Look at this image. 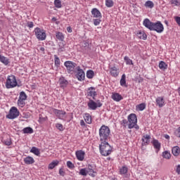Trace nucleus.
<instances>
[{"label": "nucleus", "instance_id": "1", "mask_svg": "<svg viewBox=\"0 0 180 180\" xmlns=\"http://www.w3.org/2000/svg\"><path fill=\"white\" fill-rule=\"evenodd\" d=\"M143 26L149 30L157 32V33H162L164 32V25L160 21L156 22H151L150 19L146 18L143 22Z\"/></svg>", "mask_w": 180, "mask_h": 180}, {"label": "nucleus", "instance_id": "2", "mask_svg": "<svg viewBox=\"0 0 180 180\" xmlns=\"http://www.w3.org/2000/svg\"><path fill=\"white\" fill-rule=\"evenodd\" d=\"M100 154L103 157H108L112 154L113 151V148L108 143V141H103L99 145Z\"/></svg>", "mask_w": 180, "mask_h": 180}, {"label": "nucleus", "instance_id": "3", "mask_svg": "<svg viewBox=\"0 0 180 180\" xmlns=\"http://www.w3.org/2000/svg\"><path fill=\"white\" fill-rule=\"evenodd\" d=\"M99 137L101 142L108 141L110 139V129H109V127L105 125L101 127L99 129Z\"/></svg>", "mask_w": 180, "mask_h": 180}, {"label": "nucleus", "instance_id": "4", "mask_svg": "<svg viewBox=\"0 0 180 180\" xmlns=\"http://www.w3.org/2000/svg\"><path fill=\"white\" fill-rule=\"evenodd\" d=\"M15 86H21V85L18 84L16 77L15 75L8 76L6 82V88L11 89V88H15Z\"/></svg>", "mask_w": 180, "mask_h": 180}, {"label": "nucleus", "instance_id": "5", "mask_svg": "<svg viewBox=\"0 0 180 180\" xmlns=\"http://www.w3.org/2000/svg\"><path fill=\"white\" fill-rule=\"evenodd\" d=\"M65 67H66V70L68 74H74V72H77V63L67 60L64 63Z\"/></svg>", "mask_w": 180, "mask_h": 180}, {"label": "nucleus", "instance_id": "6", "mask_svg": "<svg viewBox=\"0 0 180 180\" xmlns=\"http://www.w3.org/2000/svg\"><path fill=\"white\" fill-rule=\"evenodd\" d=\"M19 110H18V108L16 107H12L9 112L8 114L6 116V119H10L11 120H13V119H16V117H19Z\"/></svg>", "mask_w": 180, "mask_h": 180}, {"label": "nucleus", "instance_id": "7", "mask_svg": "<svg viewBox=\"0 0 180 180\" xmlns=\"http://www.w3.org/2000/svg\"><path fill=\"white\" fill-rule=\"evenodd\" d=\"M34 33L38 40H41V41H43V40H46V32H44V30L37 27L34 29Z\"/></svg>", "mask_w": 180, "mask_h": 180}, {"label": "nucleus", "instance_id": "8", "mask_svg": "<svg viewBox=\"0 0 180 180\" xmlns=\"http://www.w3.org/2000/svg\"><path fill=\"white\" fill-rule=\"evenodd\" d=\"M128 122H129L128 128L133 129L134 127V124H137V115L134 113L130 114L128 116Z\"/></svg>", "mask_w": 180, "mask_h": 180}, {"label": "nucleus", "instance_id": "9", "mask_svg": "<svg viewBox=\"0 0 180 180\" xmlns=\"http://www.w3.org/2000/svg\"><path fill=\"white\" fill-rule=\"evenodd\" d=\"M77 74L75 75L76 78H77L78 81H84L85 80V72L84 70L81 69V67L77 66L76 68Z\"/></svg>", "mask_w": 180, "mask_h": 180}, {"label": "nucleus", "instance_id": "10", "mask_svg": "<svg viewBox=\"0 0 180 180\" xmlns=\"http://www.w3.org/2000/svg\"><path fill=\"white\" fill-rule=\"evenodd\" d=\"M26 99H27V95H26V93L25 91L20 92V96L18 100V105L22 107L25 106V105H26V103H25V101H26Z\"/></svg>", "mask_w": 180, "mask_h": 180}, {"label": "nucleus", "instance_id": "11", "mask_svg": "<svg viewBox=\"0 0 180 180\" xmlns=\"http://www.w3.org/2000/svg\"><path fill=\"white\" fill-rule=\"evenodd\" d=\"M120 72V71L119 70V68H117L116 66L110 68V74L114 78H117V77H119Z\"/></svg>", "mask_w": 180, "mask_h": 180}, {"label": "nucleus", "instance_id": "12", "mask_svg": "<svg viewBox=\"0 0 180 180\" xmlns=\"http://www.w3.org/2000/svg\"><path fill=\"white\" fill-rule=\"evenodd\" d=\"M151 143H152L154 148L156 149L155 150L156 154H158V153L161 150V143H160V141H158V140H157V139H153Z\"/></svg>", "mask_w": 180, "mask_h": 180}, {"label": "nucleus", "instance_id": "13", "mask_svg": "<svg viewBox=\"0 0 180 180\" xmlns=\"http://www.w3.org/2000/svg\"><path fill=\"white\" fill-rule=\"evenodd\" d=\"M75 154L76 158L79 161H84V158H85V151L79 150L76 151Z\"/></svg>", "mask_w": 180, "mask_h": 180}, {"label": "nucleus", "instance_id": "14", "mask_svg": "<svg viewBox=\"0 0 180 180\" xmlns=\"http://www.w3.org/2000/svg\"><path fill=\"white\" fill-rule=\"evenodd\" d=\"M156 105L159 108H163V106H165V100L164 99V96H159L156 98Z\"/></svg>", "mask_w": 180, "mask_h": 180}, {"label": "nucleus", "instance_id": "15", "mask_svg": "<svg viewBox=\"0 0 180 180\" xmlns=\"http://www.w3.org/2000/svg\"><path fill=\"white\" fill-rule=\"evenodd\" d=\"M59 85L61 88H63V89H64V88H67V86L68 85V80L65 79V77H60Z\"/></svg>", "mask_w": 180, "mask_h": 180}, {"label": "nucleus", "instance_id": "16", "mask_svg": "<svg viewBox=\"0 0 180 180\" xmlns=\"http://www.w3.org/2000/svg\"><path fill=\"white\" fill-rule=\"evenodd\" d=\"M91 15L93 18H98L99 19H102V13L101 11L96 8H94L91 10Z\"/></svg>", "mask_w": 180, "mask_h": 180}, {"label": "nucleus", "instance_id": "17", "mask_svg": "<svg viewBox=\"0 0 180 180\" xmlns=\"http://www.w3.org/2000/svg\"><path fill=\"white\" fill-rule=\"evenodd\" d=\"M53 112L56 115V116H57V117H58V119H60L63 117V116H64V115H66L67 113L64 110H57L56 108L53 109Z\"/></svg>", "mask_w": 180, "mask_h": 180}, {"label": "nucleus", "instance_id": "18", "mask_svg": "<svg viewBox=\"0 0 180 180\" xmlns=\"http://www.w3.org/2000/svg\"><path fill=\"white\" fill-rule=\"evenodd\" d=\"M87 105L89 106V109H91V110H96V108H99L98 106V104H96V102H95L92 99L89 100V102L88 103Z\"/></svg>", "mask_w": 180, "mask_h": 180}, {"label": "nucleus", "instance_id": "19", "mask_svg": "<svg viewBox=\"0 0 180 180\" xmlns=\"http://www.w3.org/2000/svg\"><path fill=\"white\" fill-rule=\"evenodd\" d=\"M111 98L115 102H120V101L123 99V96H122V95H120L119 93L112 94Z\"/></svg>", "mask_w": 180, "mask_h": 180}, {"label": "nucleus", "instance_id": "20", "mask_svg": "<svg viewBox=\"0 0 180 180\" xmlns=\"http://www.w3.org/2000/svg\"><path fill=\"white\" fill-rule=\"evenodd\" d=\"M150 139H151V136L146 134L143 135L142 137V146H147L150 143Z\"/></svg>", "mask_w": 180, "mask_h": 180}, {"label": "nucleus", "instance_id": "21", "mask_svg": "<svg viewBox=\"0 0 180 180\" xmlns=\"http://www.w3.org/2000/svg\"><path fill=\"white\" fill-rule=\"evenodd\" d=\"M24 162L26 165H31L32 164H34V159L32 156H27L24 158Z\"/></svg>", "mask_w": 180, "mask_h": 180}, {"label": "nucleus", "instance_id": "22", "mask_svg": "<svg viewBox=\"0 0 180 180\" xmlns=\"http://www.w3.org/2000/svg\"><path fill=\"white\" fill-rule=\"evenodd\" d=\"M88 91H89L87 92V96H96V95H98L96 91H95V87H94V86L89 87L88 89Z\"/></svg>", "mask_w": 180, "mask_h": 180}, {"label": "nucleus", "instance_id": "23", "mask_svg": "<svg viewBox=\"0 0 180 180\" xmlns=\"http://www.w3.org/2000/svg\"><path fill=\"white\" fill-rule=\"evenodd\" d=\"M172 153L173 154V155H174V157H178V155H179L180 154V148L179 146H174L172 148Z\"/></svg>", "mask_w": 180, "mask_h": 180}, {"label": "nucleus", "instance_id": "24", "mask_svg": "<svg viewBox=\"0 0 180 180\" xmlns=\"http://www.w3.org/2000/svg\"><path fill=\"white\" fill-rule=\"evenodd\" d=\"M137 36L139 39L142 40H147V34L144 31H139L137 32Z\"/></svg>", "mask_w": 180, "mask_h": 180}, {"label": "nucleus", "instance_id": "25", "mask_svg": "<svg viewBox=\"0 0 180 180\" xmlns=\"http://www.w3.org/2000/svg\"><path fill=\"white\" fill-rule=\"evenodd\" d=\"M159 68L160 70H162V71H165V70H167V68H168V65L165 62L161 60L159 63Z\"/></svg>", "mask_w": 180, "mask_h": 180}, {"label": "nucleus", "instance_id": "26", "mask_svg": "<svg viewBox=\"0 0 180 180\" xmlns=\"http://www.w3.org/2000/svg\"><path fill=\"white\" fill-rule=\"evenodd\" d=\"M58 164H60V162L58 160H53L52 162H51L49 165L48 169H54V168H56V167H57V165H58Z\"/></svg>", "mask_w": 180, "mask_h": 180}, {"label": "nucleus", "instance_id": "27", "mask_svg": "<svg viewBox=\"0 0 180 180\" xmlns=\"http://www.w3.org/2000/svg\"><path fill=\"white\" fill-rule=\"evenodd\" d=\"M33 128L30 127H27L22 129V133L24 134H32L33 133Z\"/></svg>", "mask_w": 180, "mask_h": 180}, {"label": "nucleus", "instance_id": "28", "mask_svg": "<svg viewBox=\"0 0 180 180\" xmlns=\"http://www.w3.org/2000/svg\"><path fill=\"white\" fill-rule=\"evenodd\" d=\"M84 119L87 124H91V123H92V117L89 114H85V115L84 116Z\"/></svg>", "mask_w": 180, "mask_h": 180}, {"label": "nucleus", "instance_id": "29", "mask_svg": "<svg viewBox=\"0 0 180 180\" xmlns=\"http://www.w3.org/2000/svg\"><path fill=\"white\" fill-rule=\"evenodd\" d=\"M0 61L1 63H2L3 64H4V65H8L11 62L9 61V58L5 57V56H0Z\"/></svg>", "mask_w": 180, "mask_h": 180}, {"label": "nucleus", "instance_id": "30", "mask_svg": "<svg viewBox=\"0 0 180 180\" xmlns=\"http://www.w3.org/2000/svg\"><path fill=\"white\" fill-rule=\"evenodd\" d=\"M56 37L58 40H60V41H64V34L63 32H57L56 33Z\"/></svg>", "mask_w": 180, "mask_h": 180}, {"label": "nucleus", "instance_id": "31", "mask_svg": "<svg viewBox=\"0 0 180 180\" xmlns=\"http://www.w3.org/2000/svg\"><path fill=\"white\" fill-rule=\"evenodd\" d=\"M86 77L89 78V79H92L94 77H95V72L92 70H89L86 71Z\"/></svg>", "mask_w": 180, "mask_h": 180}, {"label": "nucleus", "instance_id": "32", "mask_svg": "<svg viewBox=\"0 0 180 180\" xmlns=\"http://www.w3.org/2000/svg\"><path fill=\"white\" fill-rule=\"evenodd\" d=\"M54 63H55V66L57 68H59L61 62L60 61V58H58V56H57V55H54Z\"/></svg>", "mask_w": 180, "mask_h": 180}, {"label": "nucleus", "instance_id": "33", "mask_svg": "<svg viewBox=\"0 0 180 180\" xmlns=\"http://www.w3.org/2000/svg\"><path fill=\"white\" fill-rule=\"evenodd\" d=\"M30 153H32V154H34V155H40V150H39V148L33 146L31 150H30Z\"/></svg>", "mask_w": 180, "mask_h": 180}, {"label": "nucleus", "instance_id": "34", "mask_svg": "<svg viewBox=\"0 0 180 180\" xmlns=\"http://www.w3.org/2000/svg\"><path fill=\"white\" fill-rule=\"evenodd\" d=\"M120 85L121 86H126L127 87V85L126 84V75L123 74L122 75L121 79H120Z\"/></svg>", "mask_w": 180, "mask_h": 180}, {"label": "nucleus", "instance_id": "35", "mask_svg": "<svg viewBox=\"0 0 180 180\" xmlns=\"http://www.w3.org/2000/svg\"><path fill=\"white\" fill-rule=\"evenodd\" d=\"M162 157L165 158L166 160H169L171 158V153L168 150H165L162 152Z\"/></svg>", "mask_w": 180, "mask_h": 180}, {"label": "nucleus", "instance_id": "36", "mask_svg": "<svg viewBox=\"0 0 180 180\" xmlns=\"http://www.w3.org/2000/svg\"><path fill=\"white\" fill-rule=\"evenodd\" d=\"M87 172H93L94 174H96V169H95V165H89L87 168Z\"/></svg>", "mask_w": 180, "mask_h": 180}, {"label": "nucleus", "instance_id": "37", "mask_svg": "<svg viewBox=\"0 0 180 180\" xmlns=\"http://www.w3.org/2000/svg\"><path fill=\"white\" fill-rule=\"evenodd\" d=\"M144 6H146V8H149L150 9H153V8H154V3L152 1H147L145 3Z\"/></svg>", "mask_w": 180, "mask_h": 180}, {"label": "nucleus", "instance_id": "38", "mask_svg": "<svg viewBox=\"0 0 180 180\" xmlns=\"http://www.w3.org/2000/svg\"><path fill=\"white\" fill-rule=\"evenodd\" d=\"M124 60L127 64V65H133V60L129 58V56H124Z\"/></svg>", "mask_w": 180, "mask_h": 180}, {"label": "nucleus", "instance_id": "39", "mask_svg": "<svg viewBox=\"0 0 180 180\" xmlns=\"http://www.w3.org/2000/svg\"><path fill=\"white\" fill-rule=\"evenodd\" d=\"M129 171V169L126 166H123L120 169V175H124L126 173Z\"/></svg>", "mask_w": 180, "mask_h": 180}, {"label": "nucleus", "instance_id": "40", "mask_svg": "<svg viewBox=\"0 0 180 180\" xmlns=\"http://www.w3.org/2000/svg\"><path fill=\"white\" fill-rule=\"evenodd\" d=\"M113 5H115L113 0H105V6H107V8H112Z\"/></svg>", "mask_w": 180, "mask_h": 180}, {"label": "nucleus", "instance_id": "41", "mask_svg": "<svg viewBox=\"0 0 180 180\" xmlns=\"http://www.w3.org/2000/svg\"><path fill=\"white\" fill-rule=\"evenodd\" d=\"M136 109H139L141 112H142V110H144V109H146V103H142L139 105H137Z\"/></svg>", "mask_w": 180, "mask_h": 180}, {"label": "nucleus", "instance_id": "42", "mask_svg": "<svg viewBox=\"0 0 180 180\" xmlns=\"http://www.w3.org/2000/svg\"><path fill=\"white\" fill-rule=\"evenodd\" d=\"M79 174V175H82L83 176H86V175H88V170H86V169L85 168L81 169Z\"/></svg>", "mask_w": 180, "mask_h": 180}, {"label": "nucleus", "instance_id": "43", "mask_svg": "<svg viewBox=\"0 0 180 180\" xmlns=\"http://www.w3.org/2000/svg\"><path fill=\"white\" fill-rule=\"evenodd\" d=\"M5 146H12V139L8 138L4 141Z\"/></svg>", "mask_w": 180, "mask_h": 180}, {"label": "nucleus", "instance_id": "44", "mask_svg": "<svg viewBox=\"0 0 180 180\" xmlns=\"http://www.w3.org/2000/svg\"><path fill=\"white\" fill-rule=\"evenodd\" d=\"M93 22L95 26H98V25L101 24V22H102V20L101 18H96V19H94Z\"/></svg>", "mask_w": 180, "mask_h": 180}, {"label": "nucleus", "instance_id": "45", "mask_svg": "<svg viewBox=\"0 0 180 180\" xmlns=\"http://www.w3.org/2000/svg\"><path fill=\"white\" fill-rule=\"evenodd\" d=\"M54 6L56 8H61V1L60 0H55Z\"/></svg>", "mask_w": 180, "mask_h": 180}, {"label": "nucleus", "instance_id": "46", "mask_svg": "<svg viewBox=\"0 0 180 180\" xmlns=\"http://www.w3.org/2000/svg\"><path fill=\"white\" fill-rule=\"evenodd\" d=\"M67 167H68V168H70V169L75 168V166L73 165L72 162H71V161L67 162Z\"/></svg>", "mask_w": 180, "mask_h": 180}, {"label": "nucleus", "instance_id": "47", "mask_svg": "<svg viewBox=\"0 0 180 180\" xmlns=\"http://www.w3.org/2000/svg\"><path fill=\"white\" fill-rule=\"evenodd\" d=\"M56 127L58 128L60 131H64V126H63L61 124H56Z\"/></svg>", "mask_w": 180, "mask_h": 180}, {"label": "nucleus", "instance_id": "48", "mask_svg": "<svg viewBox=\"0 0 180 180\" xmlns=\"http://www.w3.org/2000/svg\"><path fill=\"white\" fill-rule=\"evenodd\" d=\"M174 20L176 21L177 25H179V26H180V17L179 16L174 17Z\"/></svg>", "mask_w": 180, "mask_h": 180}, {"label": "nucleus", "instance_id": "49", "mask_svg": "<svg viewBox=\"0 0 180 180\" xmlns=\"http://www.w3.org/2000/svg\"><path fill=\"white\" fill-rule=\"evenodd\" d=\"M59 175H60V176H64V175H65V172L63 170V168L59 169Z\"/></svg>", "mask_w": 180, "mask_h": 180}, {"label": "nucleus", "instance_id": "50", "mask_svg": "<svg viewBox=\"0 0 180 180\" xmlns=\"http://www.w3.org/2000/svg\"><path fill=\"white\" fill-rule=\"evenodd\" d=\"M96 103L98 108H102V103L101 102V100H96Z\"/></svg>", "mask_w": 180, "mask_h": 180}, {"label": "nucleus", "instance_id": "51", "mask_svg": "<svg viewBox=\"0 0 180 180\" xmlns=\"http://www.w3.org/2000/svg\"><path fill=\"white\" fill-rule=\"evenodd\" d=\"M127 123H129V121H127V120H122V121L121 122V124H122L124 127H126V124H127Z\"/></svg>", "mask_w": 180, "mask_h": 180}, {"label": "nucleus", "instance_id": "52", "mask_svg": "<svg viewBox=\"0 0 180 180\" xmlns=\"http://www.w3.org/2000/svg\"><path fill=\"white\" fill-rule=\"evenodd\" d=\"M172 4L176 5V6H180V3L179 1L178 0H174L172 2Z\"/></svg>", "mask_w": 180, "mask_h": 180}, {"label": "nucleus", "instance_id": "53", "mask_svg": "<svg viewBox=\"0 0 180 180\" xmlns=\"http://www.w3.org/2000/svg\"><path fill=\"white\" fill-rule=\"evenodd\" d=\"M27 26H28V27H30V29H32V27H33L34 26V24L33 23V22H28Z\"/></svg>", "mask_w": 180, "mask_h": 180}, {"label": "nucleus", "instance_id": "54", "mask_svg": "<svg viewBox=\"0 0 180 180\" xmlns=\"http://www.w3.org/2000/svg\"><path fill=\"white\" fill-rule=\"evenodd\" d=\"M176 172L178 175H180V165L176 166Z\"/></svg>", "mask_w": 180, "mask_h": 180}, {"label": "nucleus", "instance_id": "55", "mask_svg": "<svg viewBox=\"0 0 180 180\" xmlns=\"http://www.w3.org/2000/svg\"><path fill=\"white\" fill-rule=\"evenodd\" d=\"M89 174V175L90 176H92V178H95V176H96V173H94V172H89V173H88Z\"/></svg>", "mask_w": 180, "mask_h": 180}, {"label": "nucleus", "instance_id": "56", "mask_svg": "<svg viewBox=\"0 0 180 180\" xmlns=\"http://www.w3.org/2000/svg\"><path fill=\"white\" fill-rule=\"evenodd\" d=\"M67 30H68V33L72 32V28L71 27H68Z\"/></svg>", "mask_w": 180, "mask_h": 180}, {"label": "nucleus", "instance_id": "57", "mask_svg": "<svg viewBox=\"0 0 180 180\" xmlns=\"http://www.w3.org/2000/svg\"><path fill=\"white\" fill-rule=\"evenodd\" d=\"M58 51H59V53H63V51H64V47H60Z\"/></svg>", "mask_w": 180, "mask_h": 180}, {"label": "nucleus", "instance_id": "58", "mask_svg": "<svg viewBox=\"0 0 180 180\" xmlns=\"http://www.w3.org/2000/svg\"><path fill=\"white\" fill-rule=\"evenodd\" d=\"M163 137H165V139H166L167 140H169V135L168 134H165Z\"/></svg>", "mask_w": 180, "mask_h": 180}, {"label": "nucleus", "instance_id": "59", "mask_svg": "<svg viewBox=\"0 0 180 180\" xmlns=\"http://www.w3.org/2000/svg\"><path fill=\"white\" fill-rule=\"evenodd\" d=\"M80 125H81V126H85V122H84V120H82L80 121Z\"/></svg>", "mask_w": 180, "mask_h": 180}, {"label": "nucleus", "instance_id": "60", "mask_svg": "<svg viewBox=\"0 0 180 180\" xmlns=\"http://www.w3.org/2000/svg\"><path fill=\"white\" fill-rule=\"evenodd\" d=\"M134 129H136V130H139V129H140V127H139V125H137V124H134Z\"/></svg>", "mask_w": 180, "mask_h": 180}, {"label": "nucleus", "instance_id": "61", "mask_svg": "<svg viewBox=\"0 0 180 180\" xmlns=\"http://www.w3.org/2000/svg\"><path fill=\"white\" fill-rule=\"evenodd\" d=\"M164 23H165L167 26H169V22H168V20H165Z\"/></svg>", "mask_w": 180, "mask_h": 180}, {"label": "nucleus", "instance_id": "62", "mask_svg": "<svg viewBox=\"0 0 180 180\" xmlns=\"http://www.w3.org/2000/svg\"><path fill=\"white\" fill-rule=\"evenodd\" d=\"M39 50L40 51H42L43 53H44V51H45L44 47H41Z\"/></svg>", "mask_w": 180, "mask_h": 180}, {"label": "nucleus", "instance_id": "63", "mask_svg": "<svg viewBox=\"0 0 180 180\" xmlns=\"http://www.w3.org/2000/svg\"><path fill=\"white\" fill-rule=\"evenodd\" d=\"M57 18L56 17L52 18V22H56Z\"/></svg>", "mask_w": 180, "mask_h": 180}, {"label": "nucleus", "instance_id": "64", "mask_svg": "<svg viewBox=\"0 0 180 180\" xmlns=\"http://www.w3.org/2000/svg\"><path fill=\"white\" fill-rule=\"evenodd\" d=\"M178 92H179V95L180 96V87H179V89H178Z\"/></svg>", "mask_w": 180, "mask_h": 180}]
</instances>
